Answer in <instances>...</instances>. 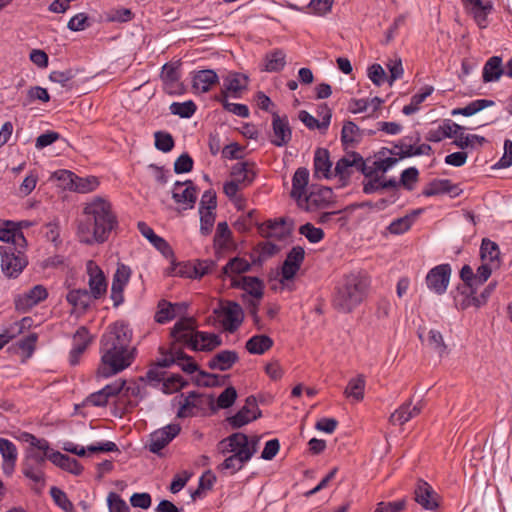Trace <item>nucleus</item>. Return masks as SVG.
Listing matches in <instances>:
<instances>
[{
	"label": "nucleus",
	"mask_w": 512,
	"mask_h": 512,
	"mask_svg": "<svg viewBox=\"0 0 512 512\" xmlns=\"http://www.w3.org/2000/svg\"><path fill=\"white\" fill-rule=\"evenodd\" d=\"M259 440L260 438L258 436L249 438L246 434L241 432H236L228 436V441H230L232 445L251 453V458L258 450Z\"/></svg>",
	"instance_id": "obj_34"
},
{
	"label": "nucleus",
	"mask_w": 512,
	"mask_h": 512,
	"mask_svg": "<svg viewBox=\"0 0 512 512\" xmlns=\"http://www.w3.org/2000/svg\"><path fill=\"white\" fill-rule=\"evenodd\" d=\"M86 272L88 275V292L94 297V300L103 298L108 288L104 272L93 260L86 263Z\"/></svg>",
	"instance_id": "obj_10"
},
{
	"label": "nucleus",
	"mask_w": 512,
	"mask_h": 512,
	"mask_svg": "<svg viewBox=\"0 0 512 512\" xmlns=\"http://www.w3.org/2000/svg\"><path fill=\"white\" fill-rule=\"evenodd\" d=\"M503 73L501 57L493 56L485 63L482 78L485 83L493 82L497 81Z\"/></svg>",
	"instance_id": "obj_38"
},
{
	"label": "nucleus",
	"mask_w": 512,
	"mask_h": 512,
	"mask_svg": "<svg viewBox=\"0 0 512 512\" xmlns=\"http://www.w3.org/2000/svg\"><path fill=\"white\" fill-rule=\"evenodd\" d=\"M0 453L3 459V473L6 476H11L15 471L18 457L17 448L12 441L5 438H0Z\"/></svg>",
	"instance_id": "obj_22"
},
{
	"label": "nucleus",
	"mask_w": 512,
	"mask_h": 512,
	"mask_svg": "<svg viewBox=\"0 0 512 512\" xmlns=\"http://www.w3.org/2000/svg\"><path fill=\"white\" fill-rule=\"evenodd\" d=\"M172 197L178 204H185L186 208H192L197 199V190L192 181H177L174 184Z\"/></svg>",
	"instance_id": "obj_20"
},
{
	"label": "nucleus",
	"mask_w": 512,
	"mask_h": 512,
	"mask_svg": "<svg viewBox=\"0 0 512 512\" xmlns=\"http://www.w3.org/2000/svg\"><path fill=\"white\" fill-rule=\"evenodd\" d=\"M239 361L238 353L234 350H222L216 353L207 363L211 370L227 371Z\"/></svg>",
	"instance_id": "obj_27"
},
{
	"label": "nucleus",
	"mask_w": 512,
	"mask_h": 512,
	"mask_svg": "<svg viewBox=\"0 0 512 512\" xmlns=\"http://www.w3.org/2000/svg\"><path fill=\"white\" fill-rule=\"evenodd\" d=\"M155 147L162 152H170L174 147V139L168 132L157 131L154 134Z\"/></svg>",
	"instance_id": "obj_58"
},
{
	"label": "nucleus",
	"mask_w": 512,
	"mask_h": 512,
	"mask_svg": "<svg viewBox=\"0 0 512 512\" xmlns=\"http://www.w3.org/2000/svg\"><path fill=\"white\" fill-rule=\"evenodd\" d=\"M261 416L255 397L249 396L245 405L233 416L227 419L232 428L238 429L242 426L256 420Z\"/></svg>",
	"instance_id": "obj_16"
},
{
	"label": "nucleus",
	"mask_w": 512,
	"mask_h": 512,
	"mask_svg": "<svg viewBox=\"0 0 512 512\" xmlns=\"http://www.w3.org/2000/svg\"><path fill=\"white\" fill-rule=\"evenodd\" d=\"M396 163H397V159L392 158V157L375 160L372 162L371 165L366 163L367 170H364V176L365 177H373L374 175L379 176V173H381L383 175L390 168H392Z\"/></svg>",
	"instance_id": "obj_43"
},
{
	"label": "nucleus",
	"mask_w": 512,
	"mask_h": 512,
	"mask_svg": "<svg viewBox=\"0 0 512 512\" xmlns=\"http://www.w3.org/2000/svg\"><path fill=\"white\" fill-rule=\"evenodd\" d=\"M251 268L250 263L244 259L235 257L228 261V263L223 267L222 273L226 276L233 278V274H241L249 271Z\"/></svg>",
	"instance_id": "obj_48"
},
{
	"label": "nucleus",
	"mask_w": 512,
	"mask_h": 512,
	"mask_svg": "<svg viewBox=\"0 0 512 512\" xmlns=\"http://www.w3.org/2000/svg\"><path fill=\"white\" fill-rule=\"evenodd\" d=\"M302 208L307 211L321 210L333 203V191L329 187H314L302 198Z\"/></svg>",
	"instance_id": "obj_9"
},
{
	"label": "nucleus",
	"mask_w": 512,
	"mask_h": 512,
	"mask_svg": "<svg viewBox=\"0 0 512 512\" xmlns=\"http://www.w3.org/2000/svg\"><path fill=\"white\" fill-rule=\"evenodd\" d=\"M177 365L186 373L192 374L198 370V365L194 362L191 356H188L183 352V350L179 347L178 352H176Z\"/></svg>",
	"instance_id": "obj_59"
},
{
	"label": "nucleus",
	"mask_w": 512,
	"mask_h": 512,
	"mask_svg": "<svg viewBox=\"0 0 512 512\" xmlns=\"http://www.w3.org/2000/svg\"><path fill=\"white\" fill-rule=\"evenodd\" d=\"M131 274L129 266L122 263L118 264L113 275L110 295L114 307H118L124 302V290L129 283Z\"/></svg>",
	"instance_id": "obj_13"
},
{
	"label": "nucleus",
	"mask_w": 512,
	"mask_h": 512,
	"mask_svg": "<svg viewBox=\"0 0 512 512\" xmlns=\"http://www.w3.org/2000/svg\"><path fill=\"white\" fill-rule=\"evenodd\" d=\"M214 313L220 319L224 330L230 333L235 332L240 327L244 318L241 306L231 301L221 305L219 309H215Z\"/></svg>",
	"instance_id": "obj_7"
},
{
	"label": "nucleus",
	"mask_w": 512,
	"mask_h": 512,
	"mask_svg": "<svg viewBox=\"0 0 512 512\" xmlns=\"http://www.w3.org/2000/svg\"><path fill=\"white\" fill-rule=\"evenodd\" d=\"M195 319L192 317L181 318L177 321L173 328L171 329V337L174 342L172 346L177 347V344L182 346H186L191 350L196 349L197 340L195 339V334L197 331Z\"/></svg>",
	"instance_id": "obj_6"
},
{
	"label": "nucleus",
	"mask_w": 512,
	"mask_h": 512,
	"mask_svg": "<svg viewBox=\"0 0 512 512\" xmlns=\"http://www.w3.org/2000/svg\"><path fill=\"white\" fill-rule=\"evenodd\" d=\"M118 227L112 204L103 197H93L83 207L77 225V237L86 245L103 244Z\"/></svg>",
	"instance_id": "obj_1"
},
{
	"label": "nucleus",
	"mask_w": 512,
	"mask_h": 512,
	"mask_svg": "<svg viewBox=\"0 0 512 512\" xmlns=\"http://www.w3.org/2000/svg\"><path fill=\"white\" fill-rule=\"evenodd\" d=\"M332 162L329 159V151L324 148H318L314 155V176L321 178H330L333 174Z\"/></svg>",
	"instance_id": "obj_31"
},
{
	"label": "nucleus",
	"mask_w": 512,
	"mask_h": 512,
	"mask_svg": "<svg viewBox=\"0 0 512 512\" xmlns=\"http://www.w3.org/2000/svg\"><path fill=\"white\" fill-rule=\"evenodd\" d=\"M369 287L368 278L360 273L345 275L335 286L332 306L340 313H351L365 299Z\"/></svg>",
	"instance_id": "obj_3"
},
{
	"label": "nucleus",
	"mask_w": 512,
	"mask_h": 512,
	"mask_svg": "<svg viewBox=\"0 0 512 512\" xmlns=\"http://www.w3.org/2000/svg\"><path fill=\"white\" fill-rule=\"evenodd\" d=\"M48 297V291L43 285H35L28 291L19 294L14 299L15 308L27 312Z\"/></svg>",
	"instance_id": "obj_15"
},
{
	"label": "nucleus",
	"mask_w": 512,
	"mask_h": 512,
	"mask_svg": "<svg viewBox=\"0 0 512 512\" xmlns=\"http://www.w3.org/2000/svg\"><path fill=\"white\" fill-rule=\"evenodd\" d=\"M406 506L407 500L405 498L392 502L381 501L376 505L374 512H403Z\"/></svg>",
	"instance_id": "obj_60"
},
{
	"label": "nucleus",
	"mask_w": 512,
	"mask_h": 512,
	"mask_svg": "<svg viewBox=\"0 0 512 512\" xmlns=\"http://www.w3.org/2000/svg\"><path fill=\"white\" fill-rule=\"evenodd\" d=\"M131 340L132 330L128 324L116 322L109 326L100 341L99 376L111 377L132 364L134 356L130 350Z\"/></svg>",
	"instance_id": "obj_2"
},
{
	"label": "nucleus",
	"mask_w": 512,
	"mask_h": 512,
	"mask_svg": "<svg viewBox=\"0 0 512 512\" xmlns=\"http://www.w3.org/2000/svg\"><path fill=\"white\" fill-rule=\"evenodd\" d=\"M59 179L63 180L66 187L77 193H90L95 191L100 182L96 176L79 177L71 171H60Z\"/></svg>",
	"instance_id": "obj_11"
},
{
	"label": "nucleus",
	"mask_w": 512,
	"mask_h": 512,
	"mask_svg": "<svg viewBox=\"0 0 512 512\" xmlns=\"http://www.w3.org/2000/svg\"><path fill=\"white\" fill-rule=\"evenodd\" d=\"M1 269L9 278H16L27 266L28 260L25 255V248L17 246H0Z\"/></svg>",
	"instance_id": "obj_4"
},
{
	"label": "nucleus",
	"mask_w": 512,
	"mask_h": 512,
	"mask_svg": "<svg viewBox=\"0 0 512 512\" xmlns=\"http://www.w3.org/2000/svg\"><path fill=\"white\" fill-rule=\"evenodd\" d=\"M186 382L183 377L179 374H173L171 376H165L163 381V391L165 393H174L179 391L185 386Z\"/></svg>",
	"instance_id": "obj_61"
},
{
	"label": "nucleus",
	"mask_w": 512,
	"mask_h": 512,
	"mask_svg": "<svg viewBox=\"0 0 512 512\" xmlns=\"http://www.w3.org/2000/svg\"><path fill=\"white\" fill-rule=\"evenodd\" d=\"M200 213V232L203 235H208L212 231L214 222H215V213L214 210L204 209V207L199 208Z\"/></svg>",
	"instance_id": "obj_56"
},
{
	"label": "nucleus",
	"mask_w": 512,
	"mask_h": 512,
	"mask_svg": "<svg viewBox=\"0 0 512 512\" xmlns=\"http://www.w3.org/2000/svg\"><path fill=\"white\" fill-rule=\"evenodd\" d=\"M195 339L197 340L198 347L193 349V351H212L222 344L220 336L214 333L197 331Z\"/></svg>",
	"instance_id": "obj_39"
},
{
	"label": "nucleus",
	"mask_w": 512,
	"mask_h": 512,
	"mask_svg": "<svg viewBox=\"0 0 512 512\" xmlns=\"http://www.w3.org/2000/svg\"><path fill=\"white\" fill-rule=\"evenodd\" d=\"M255 175L254 164L248 162L236 163L231 170L233 180L244 186L250 185Z\"/></svg>",
	"instance_id": "obj_32"
},
{
	"label": "nucleus",
	"mask_w": 512,
	"mask_h": 512,
	"mask_svg": "<svg viewBox=\"0 0 512 512\" xmlns=\"http://www.w3.org/2000/svg\"><path fill=\"white\" fill-rule=\"evenodd\" d=\"M237 398V391L234 387H227L217 398V406L221 409L231 407Z\"/></svg>",
	"instance_id": "obj_63"
},
{
	"label": "nucleus",
	"mask_w": 512,
	"mask_h": 512,
	"mask_svg": "<svg viewBox=\"0 0 512 512\" xmlns=\"http://www.w3.org/2000/svg\"><path fill=\"white\" fill-rule=\"evenodd\" d=\"M274 341L265 334L252 336L245 344L246 350L250 354L262 355L273 347Z\"/></svg>",
	"instance_id": "obj_35"
},
{
	"label": "nucleus",
	"mask_w": 512,
	"mask_h": 512,
	"mask_svg": "<svg viewBox=\"0 0 512 512\" xmlns=\"http://www.w3.org/2000/svg\"><path fill=\"white\" fill-rule=\"evenodd\" d=\"M286 65V54L281 49L268 52L264 58V71L279 72Z\"/></svg>",
	"instance_id": "obj_37"
},
{
	"label": "nucleus",
	"mask_w": 512,
	"mask_h": 512,
	"mask_svg": "<svg viewBox=\"0 0 512 512\" xmlns=\"http://www.w3.org/2000/svg\"><path fill=\"white\" fill-rule=\"evenodd\" d=\"M133 13L128 8H118L111 10L107 15V20L109 22H119L125 23L129 22L133 18Z\"/></svg>",
	"instance_id": "obj_64"
},
{
	"label": "nucleus",
	"mask_w": 512,
	"mask_h": 512,
	"mask_svg": "<svg viewBox=\"0 0 512 512\" xmlns=\"http://www.w3.org/2000/svg\"><path fill=\"white\" fill-rule=\"evenodd\" d=\"M98 453V452H118V446L112 441H106L98 444L89 445L87 448L77 445L76 450H73V454L83 457L86 452Z\"/></svg>",
	"instance_id": "obj_47"
},
{
	"label": "nucleus",
	"mask_w": 512,
	"mask_h": 512,
	"mask_svg": "<svg viewBox=\"0 0 512 512\" xmlns=\"http://www.w3.org/2000/svg\"><path fill=\"white\" fill-rule=\"evenodd\" d=\"M231 286L240 288L256 299L263 297L264 284L258 277L242 276L240 278L233 277Z\"/></svg>",
	"instance_id": "obj_23"
},
{
	"label": "nucleus",
	"mask_w": 512,
	"mask_h": 512,
	"mask_svg": "<svg viewBox=\"0 0 512 512\" xmlns=\"http://www.w3.org/2000/svg\"><path fill=\"white\" fill-rule=\"evenodd\" d=\"M48 459L56 466L75 475H79L83 471V467L79 464V462L76 459L71 458L68 455L62 454L58 451L50 453Z\"/></svg>",
	"instance_id": "obj_33"
},
{
	"label": "nucleus",
	"mask_w": 512,
	"mask_h": 512,
	"mask_svg": "<svg viewBox=\"0 0 512 512\" xmlns=\"http://www.w3.org/2000/svg\"><path fill=\"white\" fill-rule=\"evenodd\" d=\"M259 234L264 238L283 240L286 237L285 221L283 219H270L258 226Z\"/></svg>",
	"instance_id": "obj_29"
},
{
	"label": "nucleus",
	"mask_w": 512,
	"mask_h": 512,
	"mask_svg": "<svg viewBox=\"0 0 512 512\" xmlns=\"http://www.w3.org/2000/svg\"><path fill=\"white\" fill-rule=\"evenodd\" d=\"M273 133L271 136V143L277 147L285 146L292 138V131L289 125L287 116H279L273 113L272 119Z\"/></svg>",
	"instance_id": "obj_19"
},
{
	"label": "nucleus",
	"mask_w": 512,
	"mask_h": 512,
	"mask_svg": "<svg viewBox=\"0 0 512 512\" xmlns=\"http://www.w3.org/2000/svg\"><path fill=\"white\" fill-rule=\"evenodd\" d=\"M198 397L195 392H190L187 397L184 398L183 402H181L180 407L177 412V417L179 418H187L194 415V409H196V404L194 400Z\"/></svg>",
	"instance_id": "obj_57"
},
{
	"label": "nucleus",
	"mask_w": 512,
	"mask_h": 512,
	"mask_svg": "<svg viewBox=\"0 0 512 512\" xmlns=\"http://www.w3.org/2000/svg\"><path fill=\"white\" fill-rule=\"evenodd\" d=\"M109 512H130L127 503L115 492H110L107 496Z\"/></svg>",
	"instance_id": "obj_62"
},
{
	"label": "nucleus",
	"mask_w": 512,
	"mask_h": 512,
	"mask_svg": "<svg viewBox=\"0 0 512 512\" xmlns=\"http://www.w3.org/2000/svg\"><path fill=\"white\" fill-rule=\"evenodd\" d=\"M66 300L74 309L87 310L94 297L86 289H72L67 293Z\"/></svg>",
	"instance_id": "obj_36"
},
{
	"label": "nucleus",
	"mask_w": 512,
	"mask_h": 512,
	"mask_svg": "<svg viewBox=\"0 0 512 512\" xmlns=\"http://www.w3.org/2000/svg\"><path fill=\"white\" fill-rule=\"evenodd\" d=\"M309 182V170L305 167H299L292 178L291 197L294 198L299 206H302V198L307 194V185Z\"/></svg>",
	"instance_id": "obj_26"
},
{
	"label": "nucleus",
	"mask_w": 512,
	"mask_h": 512,
	"mask_svg": "<svg viewBox=\"0 0 512 512\" xmlns=\"http://www.w3.org/2000/svg\"><path fill=\"white\" fill-rule=\"evenodd\" d=\"M451 188L452 184L450 180H434L425 187L422 193L424 196L430 197L443 193H449L451 191Z\"/></svg>",
	"instance_id": "obj_49"
},
{
	"label": "nucleus",
	"mask_w": 512,
	"mask_h": 512,
	"mask_svg": "<svg viewBox=\"0 0 512 512\" xmlns=\"http://www.w3.org/2000/svg\"><path fill=\"white\" fill-rule=\"evenodd\" d=\"M317 222L322 225H328L330 227L339 225L344 226L347 222V218L342 215V211L323 212L319 215Z\"/></svg>",
	"instance_id": "obj_52"
},
{
	"label": "nucleus",
	"mask_w": 512,
	"mask_h": 512,
	"mask_svg": "<svg viewBox=\"0 0 512 512\" xmlns=\"http://www.w3.org/2000/svg\"><path fill=\"white\" fill-rule=\"evenodd\" d=\"M499 247L498 245L487 238H484L480 247V256L483 262H488L493 265L499 266Z\"/></svg>",
	"instance_id": "obj_42"
},
{
	"label": "nucleus",
	"mask_w": 512,
	"mask_h": 512,
	"mask_svg": "<svg viewBox=\"0 0 512 512\" xmlns=\"http://www.w3.org/2000/svg\"><path fill=\"white\" fill-rule=\"evenodd\" d=\"M22 472L25 477L29 478L35 483H41L44 485V471L43 466L34 465L23 461Z\"/></svg>",
	"instance_id": "obj_54"
},
{
	"label": "nucleus",
	"mask_w": 512,
	"mask_h": 512,
	"mask_svg": "<svg viewBox=\"0 0 512 512\" xmlns=\"http://www.w3.org/2000/svg\"><path fill=\"white\" fill-rule=\"evenodd\" d=\"M305 258L304 248L294 246L288 253L281 267V281H288L295 277Z\"/></svg>",
	"instance_id": "obj_18"
},
{
	"label": "nucleus",
	"mask_w": 512,
	"mask_h": 512,
	"mask_svg": "<svg viewBox=\"0 0 512 512\" xmlns=\"http://www.w3.org/2000/svg\"><path fill=\"white\" fill-rule=\"evenodd\" d=\"M184 309V304L171 303L165 299H161L157 304L154 320L159 324L168 323L176 318Z\"/></svg>",
	"instance_id": "obj_24"
},
{
	"label": "nucleus",
	"mask_w": 512,
	"mask_h": 512,
	"mask_svg": "<svg viewBox=\"0 0 512 512\" xmlns=\"http://www.w3.org/2000/svg\"><path fill=\"white\" fill-rule=\"evenodd\" d=\"M50 495L56 505H58L62 510L65 512H75L74 505L68 499L66 493L63 490L57 487H52L50 489Z\"/></svg>",
	"instance_id": "obj_55"
},
{
	"label": "nucleus",
	"mask_w": 512,
	"mask_h": 512,
	"mask_svg": "<svg viewBox=\"0 0 512 512\" xmlns=\"http://www.w3.org/2000/svg\"><path fill=\"white\" fill-rule=\"evenodd\" d=\"M181 431L177 423H171L167 426L154 431L150 435L149 450L152 453H159L165 448Z\"/></svg>",
	"instance_id": "obj_17"
},
{
	"label": "nucleus",
	"mask_w": 512,
	"mask_h": 512,
	"mask_svg": "<svg viewBox=\"0 0 512 512\" xmlns=\"http://www.w3.org/2000/svg\"><path fill=\"white\" fill-rule=\"evenodd\" d=\"M299 119L301 122L304 123V125L313 130V129H319V130H326L330 124L331 120V113L330 111H327L325 116H323L322 121L317 120L314 116L309 114L307 111L302 110L299 112Z\"/></svg>",
	"instance_id": "obj_44"
},
{
	"label": "nucleus",
	"mask_w": 512,
	"mask_h": 512,
	"mask_svg": "<svg viewBox=\"0 0 512 512\" xmlns=\"http://www.w3.org/2000/svg\"><path fill=\"white\" fill-rule=\"evenodd\" d=\"M247 80L248 78L245 75L234 73L226 78L224 86L233 97L238 98L240 97V92L246 89Z\"/></svg>",
	"instance_id": "obj_45"
},
{
	"label": "nucleus",
	"mask_w": 512,
	"mask_h": 512,
	"mask_svg": "<svg viewBox=\"0 0 512 512\" xmlns=\"http://www.w3.org/2000/svg\"><path fill=\"white\" fill-rule=\"evenodd\" d=\"M0 241L19 248H25L27 244L22 231L10 221L6 222L5 227L0 228Z\"/></svg>",
	"instance_id": "obj_30"
},
{
	"label": "nucleus",
	"mask_w": 512,
	"mask_h": 512,
	"mask_svg": "<svg viewBox=\"0 0 512 512\" xmlns=\"http://www.w3.org/2000/svg\"><path fill=\"white\" fill-rule=\"evenodd\" d=\"M414 501L423 509L435 511L439 507V495L426 481L419 479L414 488Z\"/></svg>",
	"instance_id": "obj_14"
},
{
	"label": "nucleus",
	"mask_w": 512,
	"mask_h": 512,
	"mask_svg": "<svg viewBox=\"0 0 512 512\" xmlns=\"http://www.w3.org/2000/svg\"><path fill=\"white\" fill-rule=\"evenodd\" d=\"M366 161L358 152H349L340 158L335 165L334 175L340 180H348L354 171H359L364 175Z\"/></svg>",
	"instance_id": "obj_8"
},
{
	"label": "nucleus",
	"mask_w": 512,
	"mask_h": 512,
	"mask_svg": "<svg viewBox=\"0 0 512 512\" xmlns=\"http://www.w3.org/2000/svg\"><path fill=\"white\" fill-rule=\"evenodd\" d=\"M365 378L363 375H358L349 380L344 394L347 398H352L356 402H360L364 398V390H365Z\"/></svg>",
	"instance_id": "obj_41"
},
{
	"label": "nucleus",
	"mask_w": 512,
	"mask_h": 512,
	"mask_svg": "<svg viewBox=\"0 0 512 512\" xmlns=\"http://www.w3.org/2000/svg\"><path fill=\"white\" fill-rule=\"evenodd\" d=\"M91 335L85 326L77 329L73 337V348L69 354V362L71 365H77L81 355L85 352L91 343Z\"/></svg>",
	"instance_id": "obj_21"
},
{
	"label": "nucleus",
	"mask_w": 512,
	"mask_h": 512,
	"mask_svg": "<svg viewBox=\"0 0 512 512\" xmlns=\"http://www.w3.org/2000/svg\"><path fill=\"white\" fill-rule=\"evenodd\" d=\"M451 266L449 264H440L433 267L426 275V284L429 290L437 295L446 292L451 276Z\"/></svg>",
	"instance_id": "obj_12"
},
{
	"label": "nucleus",
	"mask_w": 512,
	"mask_h": 512,
	"mask_svg": "<svg viewBox=\"0 0 512 512\" xmlns=\"http://www.w3.org/2000/svg\"><path fill=\"white\" fill-rule=\"evenodd\" d=\"M423 407L424 405L422 401H419L414 406H412L410 401L405 402L390 416L389 420L393 425L402 426L412 418L419 415Z\"/></svg>",
	"instance_id": "obj_25"
},
{
	"label": "nucleus",
	"mask_w": 512,
	"mask_h": 512,
	"mask_svg": "<svg viewBox=\"0 0 512 512\" xmlns=\"http://www.w3.org/2000/svg\"><path fill=\"white\" fill-rule=\"evenodd\" d=\"M197 106L192 100L185 102H173L170 105V112L174 115H178L181 118H190L196 112Z\"/></svg>",
	"instance_id": "obj_51"
},
{
	"label": "nucleus",
	"mask_w": 512,
	"mask_h": 512,
	"mask_svg": "<svg viewBox=\"0 0 512 512\" xmlns=\"http://www.w3.org/2000/svg\"><path fill=\"white\" fill-rule=\"evenodd\" d=\"M416 214H418V212H414L412 215H406L392 221L388 226L389 232L395 235H400L407 232L411 228L414 216Z\"/></svg>",
	"instance_id": "obj_50"
},
{
	"label": "nucleus",
	"mask_w": 512,
	"mask_h": 512,
	"mask_svg": "<svg viewBox=\"0 0 512 512\" xmlns=\"http://www.w3.org/2000/svg\"><path fill=\"white\" fill-rule=\"evenodd\" d=\"M219 453L222 455L230 454L218 467L219 471H230L235 474L240 471L245 464L250 461L251 453L243 451L228 441V437L222 439L217 445Z\"/></svg>",
	"instance_id": "obj_5"
},
{
	"label": "nucleus",
	"mask_w": 512,
	"mask_h": 512,
	"mask_svg": "<svg viewBox=\"0 0 512 512\" xmlns=\"http://www.w3.org/2000/svg\"><path fill=\"white\" fill-rule=\"evenodd\" d=\"M299 233L303 235L310 243H318L324 239V231L315 227L311 223H306L299 227Z\"/></svg>",
	"instance_id": "obj_53"
},
{
	"label": "nucleus",
	"mask_w": 512,
	"mask_h": 512,
	"mask_svg": "<svg viewBox=\"0 0 512 512\" xmlns=\"http://www.w3.org/2000/svg\"><path fill=\"white\" fill-rule=\"evenodd\" d=\"M494 105V101L487 99H477L470 102L462 108H456L452 111V115L472 116L475 113Z\"/></svg>",
	"instance_id": "obj_46"
},
{
	"label": "nucleus",
	"mask_w": 512,
	"mask_h": 512,
	"mask_svg": "<svg viewBox=\"0 0 512 512\" xmlns=\"http://www.w3.org/2000/svg\"><path fill=\"white\" fill-rule=\"evenodd\" d=\"M362 139V131L352 121H346L343 124L341 131V142L347 148L348 146H354L359 143Z\"/></svg>",
	"instance_id": "obj_40"
},
{
	"label": "nucleus",
	"mask_w": 512,
	"mask_h": 512,
	"mask_svg": "<svg viewBox=\"0 0 512 512\" xmlns=\"http://www.w3.org/2000/svg\"><path fill=\"white\" fill-rule=\"evenodd\" d=\"M219 82V77L214 70L205 69L194 73L192 87L201 93H206Z\"/></svg>",
	"instance_id": "obj_28"
}]
</instances>
